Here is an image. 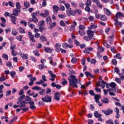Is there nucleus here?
<instances>
[{
  "label": "nucleus",
  "mask_w": 124,
  "mask_h": 124,
  "mask_svg": "<svg viewBox=\"0 0 124 124\" xmlns=\"http://www.w3.org/2000/svg\"><path fill=\"white\" fill-rule=\"evenodd\" d=\"M68 80L69 81V84L70 87H72V88H78V85L77 84L81 82V79L78 80V78H77L76 76L72 75L69 76Z\"/></svg>",
  "instance_id": "obj_1"
},
{
  "label": "nucleus",
  "mask_w": 124,
  "mask_h": 124,
  "mask_svg": "<svg viewBox=\"0 0 124 124\" xmlns=\"http://www.w3.org/2000/svg\"><path fill=\"white\" fill-rule=\"evenodd\" d=\"M25 100L26 101H28L27 103H28L30 105V109L31 110H35V109H36V107L34 106V102L31 101V98L30 97V96H26L25 98Z\"/></svg>",
  "instance_id": "obj_2"
},
{
  "label": "nucleus",
  "mask_w": 124,
  "mask_h": 124,
  "mask_svg": "<svg viewBox=\"0 0 124 124\" xmlns=\"http://www.w3.org/2000/svg\"><path fill=\"white\" fill-rule=\"evenodd\" d=\"M87 36H85L83 37V39L86 41H90L91 39H93V35H94V32L92 30H88L87 31Z\"/></svg>",
  "instance_id": "obj_3"
},
{
  "label": "nucleus",
  "mask_w": 124,
  "mask_h": 124,
  "mask_svg": "<svg viewBox=\"0 0 124 124\" xmlns=\"http://www.w3.org/2000/svg\"><path fill=\"white\" fill-rule=\"evenodd\" d=\"M16 104L19 105V108H21V110L23 111V112H27L29 111V108L26 107V104H28L27 103H26V101H17Z\"/></svg>",
  "instance_id": "obj_4"
},
{
  "label": "nucleus",
  "mask_w": 124,
  "mask_h": 124,
  "mask_svg": "<svg viewBox=\"0 0 124 124\" xmlns=\"http://www.w3.org/2000/svg\"><path fill=\"white\" fill-rule=\"evenodd\" d=\"M31 16L32 18L29 19V24H31L32 22H33L35 24H37L38 23V19L36 18V16H34V14H31Z\"/></svg>",
  "instance_id": "obj_5"
},
{
  "label": "nucleus",
  "mask_w": 124,
  "mask_h": 124,
  "mask_svg": "<svg viewBox=\"0 0 124 124\" xmlns=\"http://www.w3.org/2000/svg\"><path fill=\"white\" fill-rule=\"evenodd\" d=\"M42 100L43 102H46L47 103L52 102V96L47 94L45 97L42 98Z\"/></svg>",
  "instance_id": "obj_6"
},
{
  "label": "nucleus",
  "mask_w": 124,
  "mask_h": 124,
  "mask_svg": "<svg viewBox=\"0 0 124 124\" xmlns=\"http://www.w3.org/2000/svg\"><path fill=\"white\" fill-rule=\"evenodd\" d=\"M102 111L106 116H109L111 114L113 113V109H111L110 108H108L107 110H102Z\"/></svg>",
  "instance_id": "obj_7"
},
{
  "label": "nucleus",
  "mask_w": 124,
  "mask_h": 124,
  "mask_svg": "<svg viewBox=\"0 0 124 124\" xmlns=\"http://www.w3.org/2000/svg\"><path fill=\"white\" fill-rule=\"evenodd\" d=\"M48 73L50 74V77L52 78H49V80L52 81H55V78H56L57 76L54 74V73L51 70H48Z\"/></svg>",
  "instance_id": "obj_8"
},
{
  "label": "nucleus",
  "mask_w": 124,
  "mask_h": 124,
  "mask_svg": "<svg viewBox=\"0 0 124 124\" xmlns=\"http://www.w3.org/2000/svg\"><path fill=\"white\" fill-rule=\"evenodd\" d=\"M28 35L31 42H33V43L36 42V41L34 39V35L32 34V32H31V31L28 32Z\"/></svg>",
  "instance_id": "obj_9"
},
{
  "label": "nucleus",
  "mask_w": 124,
  "mask_h": 124,
  "mask_svg": "<svg viewBox=\"0 0 124 124\" xmlns=\"http://www.w3.org/2000/svg\"><path fill=\"white\" fill-rule=\"evenodd\" d=\"M21 13V10H18L17 9H14L13 11V14L12 15H14L17 17L19 15V13Z\"/></svg>",
  "instance_id": "obj_10"
},
{
  "label": "nucleus",
  "mask_w": 124,
  "mask_h": 124,
  "mask_svg": "<svg viewBox=\"0 0 124 124\" xmlns=\"http://www.w3.org/2000/svg\"><path fill=\"white\" fill-rule=\"evenodd\" d=\"M61 96V93L59 92H56L54 93V99L59 101L61 99L60 98Z\"/></svg>",
  "instance_id": "obj_11"
},
{
  "label": "nucleus",
  "mask_w": 124,
  "mask_h": 124,
  "mask_svg": "<svg viewBox=\"0 0 124 124\" xmlns=\"http://www.w3.org/2000/svg\"><path fill=\"white\" fill-rule=\"evenodd\" d=\"M19 55L23 60H28L29 59V55L28 54H25L22 52H20Z\"/></svg>",
  "instance_id": "obj_12"
},
{
  "label": "nucleus",
  "mask_w": 124,
  "mask_h": 124,
  "mask_svg": "<svg viewBox=\"0 0 124 124\" xmlns=\"http://www.w3.org/2000/svg\"><path fill=\"white\" fill-rule=\"evenodd\" d=\"M94 100L96 103H100V102L99 101V99H100V95L99 94H96L94 95Z\"/></svg>",
  "instance_id": "obj_13"
},
{
  "label": "nucleus",
  "mask_w": 124,
  "mask_h": 124,
  "mask_svg": "<svg viewBox=\"0 0 124 124\" xmlns=\"http://www.w3.org/2000/svg\"><path fill=\"white\" fill-rule=\"evenodd\" d=\"M44 48H45L44 51H46V53H49L51 54V53H53V52H54V49H51L50 47H46L45 46Z\"/></svg>",
  "instance_id": "obj_14"
},
{
  "label": "nucleus",
  "mask_w": 124,
  "mask_h": 124,
  "mask_svg": "<svg viewBox=\"0 0 124 124\" xmlns=\"http://www.w3.org/2000/svg\"><path fill=\"white\" fill-rule=\"evenodd\" d=\"M53 9L54 13L57 14L58 13V12L59 11V10L60 9V8H59V6H58L57 5H54L53 6Z\"/></svg>",
  "instance_id": "obj_15"
},
{
  "label": "nucleus",
  "mask_w": 124,
  "mask_h": 124,
  "mask_svg": "<svg viewBox=\"0 0 124 124\" xmlns=\"http://www.w3.org/2000/svg\"><path fill=\"white\" fill-rule=\"evenodd\" d=\"M93 114L95 118H101V117H102V115L99 114L98 111H95Z\"/></svg>",
  "instance_id": "obj_16"
},
{
  "label": "nucleus",
  "mask_w": 124,
  "mask_h": 124,
  "mask_svg": "<svg viewBox=\"0 0 124 124\" xmlns=\"http://www.w3.org/2000/svg\"><path fill=\"white\" fill-rule=\"evenodd\" d=\"M10 18H11V22L14 24V25H16V21H17V17L15 16H13L12 15V17H10Z\"/></svg>",
  "instance_id": "obj_17"
},
{
  "label": "nucleus",
  "mask_w": 124,
  "mask_h": 124,
  "mask_svg": "<svg viewBox=\"0 0 124 124\" xmlns=\"http://www.w3.org/2000/svg\"><path fill=\"white\" fill-rule=\"evenodd\" d=\"M104 11L108 16H110L111 14H112L111 11L106 8L104 9Z\"/></svg>",
  "instance_id": "obj_18"
},
{
  "label": "nucleus",
  "mask_w": 124,
  "mask_h": 124,
  "mask_svg": "<svg viewBox=\"0 0 124 124\" xmlns=\"http://www.w3.org/2000/svg\"><path fill=\"white\" fill-rule=\"evenodd\" d=\"M101 101L103 102V103L108 104V103H109V99L107 97H104L101 99Z\"/></svg>",
  "instance_id": "obj_19"
},
{
  "label": "nucleus",
  "mask_w": 124,
  "mask_h": 124,
  "mask_svg": "<svg viewBox=\"0 0 124 124\" xmlns=\"http://www.w3.org/2000/svg\"><path fill=\"white\" fill-rule=\"evenodd\" d=\"M38 66L40 70H42V69H44V68H47V66H46L44 64H39Z\"/></svg>",
  "instance_id": "obj_20"
},
{
  "label": "nucleus",
  "mask_w": 124,
  "mask_h": 124,
  "mask_svg": "<svg viewBox=\"0 0 124 124\" xmlns=\"http://www.w3.org/2000/svg\"><path fill=\"white\" fill-rule=\"evenodd\" d=\"M52 21V19L51 18V17L48 16L46 19V22L47 25H50L51 24V22Z\"/></svg>",
  "instance_id": "obj_21"
},
{
  "label": "nucleus",
  "mask_w": 124,
  "mask_h": 124,
  "mask_svg": "<svg viewBox=\"0 0 124 124\" xmlns=\"http://www.w3.org/2000/svg\"><path fill=\"white\" fill-rule=\"evenodd\" d=\"M33 53L36 57H39V56H40V54H39V51L37 49L34 50Z\"/></svg>",
  "instance_id": "obj_22"
},
{
  "label": "nucleus",
  "mask_w": 124,
  "mask_h": 124,
  "mask_svg": "<svg viewBox=\"0 0 124 124\" xmlns=\"http://www.w3.org/2000/svg\"><path fill=\"white\" fill-rule=\"evenodd\" d=\"M16 9L21 10V4H20V2H17L16 3Z\"/></svg>",
  "instance_id": "obj_23"
},
{
  "label": "nucleus",
  "mask_w": 124,
  "mask_h": 124,
  "mask_svg": "<svg viewBox=\"0 0 124 124\" xmlns=\"http://www.w3.org/2000/svg\"><path fill=\"white\" fill-rule=\"evenodd\" d=\"M20 33H26V31H25V29H23L22 27H19L17 29Z\"/></svg>",
  "instance_id": "obj_24"
},
{
  "label": "nucleus",
  "mask_w": 124,
  "mask_h": 124,
  "mask_svg": "<svg viewBox=\"0 0 124 124\" xmlns=\"http://www.w3.org/2000/svg\"><path fill=\"white\" fill-rule=\"evenodd\" d=\"M24 5L26 8H29V7H31V4H30V2L28 1L24 2Z\"/></svg>",
  "instance_id": "obj_25"
},
{
  "label": "nucleus",
  "mask_w": 124,
  "mask_h": 124,
  "mask_svg": "<svg viewBox=\"0 0 124 124\" xmlns=\"http://www.w3.org/2000/svg\"><path fill=\"white\" fill-rule=\"evenodd\" d=\"M12 33L13 35H14L15 36H16V35H17V34H18V31L16 29H13L12 31Z\"/></svg>",
  "instance_id": "obj_26"
},
{
  "label": "nucleus",
  "mask_w": 124,
  "mask_h": 124,
  "mask_svg": "<svg viewBox=\"0 0 124 124\" xmlns=\"http://www.w3.org/2000/svg\"><path fill=\"white\" fill-rule=\"evenodd\" d=\"M100 19L101 20V21H107V17L105 15H101L100 17Z\"/></svg>",
  "instance_id": "obj_27"
},
{
  "label": "nucleus",
  "mask_w": 124,
  "mask_h": 124,
  "mask_svg": "<svg viewBox=\"0 0 124 124\" xmlns=\"http://www.w3.org/2000/svg\"><path fill=\"white\" fill-rule=\"evenodd\" d=\"M25 97H26V96L24 94H23V95L20 96L19 97H18L17 98V100H18V101H23V99L25 98Z\"/></svg>",
  "instance_id": "obj_28"
},
{
  "label": "nucleus",
  "mask_w": 124,
  "mask_h": 124,
  "mask_svg": "<svg viewBox=\"0 0 124 124\" xmlns=\"http://www.w3.org/2000/svg\"><path fill=\"white\" fill-rule=\"evenodd\" d=\"M86 29V27L84 26V25H80L78 27V30L79 31H84Z\"/></svg>",
  "instance_id": "obj_29"
},
{
  "label": "nucleus",
  "mask_w": 124,
  "mask_h": 124,
  "mask_svg": "<svg viewBox=\"0 0 124 124\" xmlns=\"http://www.w3.org/2000/svg\"><path fill=\"white\" fill-rule=\"evenodd\" d=\"M10 76L13 78H15V76L16 75V72L15 71H11L10 72Z\"/></svg>",
  "instance_id": "obj_30"
},
{
  "label": "nucleus",
  "mask_w": 124,
  "mask_h": 124,
  "mask_svg": "<svg viewBox=\"0 0 124 124\" xmlns=\"http://www.w3.org/2000/svg\"><path fill=\"white\" fill-rule=\"evenodd\" d=\"M32 89L35 90V91H41V90H42V88H41V87H40L39 86H36L32 88Z\"/></svg>",
  "instance_id": "obj_31"
},
{
  "label": "nucleus",
  "mask_w": 124,
  "mask_h": 124,
  "mask_svg": "<svg viewBox=\"0 0 124 124\" xmlns=\"http://www.w3.org/2000/svg\"><path fill=\"white\" fill-rule=\"evenodd\" d=\"M40 39L41 41H47V38L44 35L41 36Z\"/></svg>",
  "instance_id": "obj_32"
},
{
  "label": "nucleus",
  "mask_w": 124,
  "mask_h": 124,
  "mask_svg": "<svg viewBox=\"0 0 124 124\" xmlns=\"http://www.w3.org/2000/svg\"><path fill=\"white\" fill-rule=\"evenodd\" d=\"M78 32L81 36H84L85 35V31L84 30L78 31Z\"/></svg>",
  "instance_id": "obj_33"
},
{
  "label": "nucleus",
  "mask_w": 124,
  "mask_h": 124,
  "mask_svg": "<svg viewBox=\"0 0 124 124\" xmlns=\"http://www.w3.org/2000/svg\"><path fill=\"white\" fill-rule=\"evenodd\" d=\"M69 13L72 16H75L76 15V11L75 10H70L69 11Z\"/></svg>",
  "instance_id": "obj_34"
},
{
  "label": "nucleus",
  "mask_w": 124,
  "mask_h": 124,
  "mask_svg": "<svg viewBox=\"0 0 124 124\" xmlns=\"http://www.w3.org/2000/svg\"><path fill=\"white\" fill-rule=\"evenodd\" d=\"M85 5L91 6L92 5V0H87L86 2L85 3Z\"/></svg>",
  "instance_id": "obj_35"
},
{
  "label": "nucleus",
  "mask_w": 124,
  "mask_h": 124,
  "mask_svg": "<svg viewBox=\"0 0 124 124\" xmlns=\"http://www.w3.org/2000/svg\"><path fill=\"white\" fill-rule=\"evenodd\" d=\"M114 71L117 73V74H118V75H121V74L119 73L120 72V69L119 68L115 67L114 68Z\"/></svg>",
  "instance_id": "obj_36"
},
{
  "label": "nucleus",
  "mask_w": 124,
  "mask_h": 124,
  "mask_svg": "<svg viewBox=\"0 0 124 124\" xmlns=\"http://www.w3.org/2000/svg\"><path fill=\"white\" fill-rule=\"evenodd\" d=\"M85 10L86 12H91V11H92L91 8H90V6H86L85 7Z\"/></svg>",
  "instance_id": "obj_37"
},
{
  "label": "nucleus",
  "mask_w": 124,
  "mask_h": 124,
  "mask_svg": "<svg viewBox=\"0 0 124 124\" xmlns=\"http://www.w3.org/2000/svg\"><path fill=\"white\" fill-rule=\"evenodd\" d=\"M116 86L117 84H116V83L113 82L110 83V87L112 88V89H115Z\"/></svg>",
  "instance_id": "obj_38"
},
{
  "label": "nucleus",
  "mask_w": 124,
  "mask_h": 124,
  "mask_svg": "<svg viewBox=\"0 0 124 124\" xmlns=\"http://www.w3.org/2000/svg\"><path fill=\"white\" fill-rule=\"evenodd\" d=\"M20 23L21 25H23L25 27H27V22H26V20L23 19L20 21Z\"/></svg>",
  "instance_id": "obj_39"
},
{
  "label": "nucleus",
  "mask_w": 124,
  "mask_h": 124,
  "mask_svg": "<svg viewBox=\"0 0 124 124\" xmlns=\"http://www.w3.org/2000/svg\"><path fill=\"white\" fill-rule=\"evenodd\" d=\"M2 57L3 59L6 60V61H8V55L6 54H3Z\"/></svg>",
  "instance_id": "obj_40"
},
{
  "label": "nucleus",
  "mask_w": 124,
  "mask_h": 124,
  "mask_svg": "<svg viewBox=\"0 0 124 124\" xmlns=\"http://www.w3.org/2000/svg\"><path fill=\"white\" fill-rule=\"evenodd\" d=\"M32 14H34L35 17L37 16H40V14H42L39 11H36V12L32 13Z\"/></svg>",
  "instance_id": "obj_41"
},
{
  "label": "nucleus",
  "mask_w": 124,
  "mask_h": 124,
  "mask_svg": "<svg viewBox=\"0 0 124 124\" xmlns=\"http://www.w3.org/2000/svg\"><path fill=\"white\" fill-rule=\"evenodd\" d=\"M81 64H82V65H83V66H85V65H86V59H85V58H83L81 59Z\"/></svg>",
  "instance_id": "obj_42"
},
{
  "label": "nucleus",
  "mask_w": 124,
  "mask_h": 124,
  "mask_svg": "<svg viewBox=\"0 0 124 124\" xmlns=\"http://www.w3.org/2000/svg\"><path fill=\"white\" fill-rule=\"evenodd\" d=\"M42 91L39 92V94H40V95H44V93H45V89H43L41 90Z\"/></svg>",
  "instance_id": "obj_43"
},
{
  "label": "nucleus",
  "mask_w": 124,
  "mask_h": 124,
  "mask_svg": "<svg viewBox=\"0 0 124 124\" xmlns=\"http://www.w3.org/2000/svg\"><path fill=\"white\" fill-rule=\"evenodd\" d=\"M56 22H54L52 23H51L50 24V30H52V29H53V28H54V27H56Z\"/></svg>",
  "instance_id": "obj_44"
},
{
  "label": "nucleus",
  "mask_w": 124,
  "mask_h": 124,
  "mask_svg": "<svg viewBox=\"0 0 124 124\" xmlns=\"http://www.w3.org/2000/svg\"><path fill=\"white\" fill-rule=\"evenodd\" d=\"M75 11H76V13H77L78 15H81V14H82V11L81 10L77 9L75 10Z\"/></svg>",
  "instance_id": "obj_45"
},
{
  "label": "nucleus",
  "mask_w": 124,
  "mask_h": 124,
  "mask_svg": "<svg viewBox=\"0 0 124 124\" xmlns=\"http://www.w3.org/2000/svg\"><path fill=\"white\" fill-rule=\"evenodd\" d=\"M12 14L7 12H5V14H4L5 17H8H8H10H10H12Z\"/></svg>",
  "instance_id": "obj_46"
},
{
  "label": "nucleus",
  "mask_w": 124,
  "mask_h": 124,
  "mask_svg": "<svg viewBox=\"0 0 124 124\" xmlns=\"http://www.w3.org/2000/svg\"><path fill=\"white\" fill-rule=\"evenodd\" d=\"M100 53H101V51H98L97 52V57L99 59H101V58H102V55H101Z\"/></svg>",
  "instance_id": "obj_47"
},
{
  "label": "nucleus",
  "mask_w": 124,
  "mask_h": 124,
  "mask_svg": "<svg viewBox=\"0 0 124 124\" xmlns=\"http://www.w3.org/2000/svg\"><path fill=\"white\" fill-rule=\"evenodd\" d=\"M11 54H12V56H13L14 57H15V56H17V55L18 54V52H17V51H16L15 50H13L11 52Z\"/></svg>",
  "instance_id": "obj_48"
},
{
  "label": "nucleus",
  "mask_w": 124,
  "mask_h": 124,
  "mask_svg": "<svg viewBox=\"0 0 124 124\" xmlns=\"http://www.w3.org/2000/svg\"><path fill=\"white\" fill-rule=\"evenodd\" d=\"M62 84L63 86H65V85H67V81L65 78L63 79V81L62 82Z\"/></svg>",
  "instance_id": "obj_49"
},
{
  "label": "nucleus",
  "mask_w": 124,
  "mask_h": 124,
  "mask_svg": "<svg viewBox=\"0 0 124 124\" xmlns=\"http://www.w3.org/2000/svg\"><path fill=\"white\" fill-rule=\"evenodd\" d=\"M17 119H18V117H16L14 118H13L9 122V124H13V122L15 121H16Z\"/></svg>",
  "instance_id": "obj_50"
},
{
  "label": "nucleus",
  "mask_w": 124,
  "mask_h": 124,
  "mask_svg": "<svg viewBox=\"0 0 124 124\" xmlns=\"http://www.w3.org/2000/svg\"><path fill=\"white\" fill-rule=\"evenodd\" d=\"M116 19H120V18H121V12H118L116 14Z\"/></svg>",
  "instance_id": "obj_51"
},
{
  "label": "nucleus",
  "mask_w": 124,
  "mask_h": 124,
  "mask_svg": "<svg viewBox=\"0 0 124 124\" xmlns=\"http://www.w3.org/2000/svg\"><path fill=\"white\" fill-rule=\"evenodd\" d=\"M97 28V25L96 24H92L90 26L91 30H93V29H96Z\"/></svg>",
  "instance_id": "obj_52"
},
{
  "label": "nucleus",
  "mask_w": 124,
  "mask_h": 124,
  "mask_svg": "<svg viewBox=\"0 0 124 124\" xmlns=\"http://www.w3.org/2000/svg\"><path fill=\"white\" fill-rule=\"evenodd\" d=\"M62 46L64 49H66L67 46H68V44H67V43H64L62 44Z\"/></svg>",
  "instance_id": "obj_53"
},
{
  "label": "nucleus",
  "mask_w": 124,
  "mask_h": 124,
  "mask_svg": "<svg viewBox=\"0 0 124 124\" xmlns=\"http://www.w3.org/2000/svg\"><path fill=\"white\" fill-rule=\"evenodd\" d=\"M52 92V90L50 88H47L46 89V95H47L49 93H51V92Z\"/></svg>",
  "instance_id": "obj_54"
},
{
  "label": "nucleus",
  "mask_w": 124,
  "mask_h": 124,
  "mask_svg": "<svg viewBox=\"0 0 124 124\" xmlns=\"http://www.w3.org/2000/svg\"><path fill=\"white\" fill-rule=\"evenodd\" d=\"M60 25H61L62 27H65L66 25L64 23V22L63 21V20H61L60 21Z\"/></svg>",
  "instance_id": "obj_55"
},
{
  "label": "nucleus",
  "mask_w": 124,
  "mask_h": 124,
  "mask_svg": "<svg viewBox=\"0 0 124 124\" xmlns=\"http://www.w3.org/2000/svg\"><path fill=\"white\" fill-rule=\"evenodd\" d=\"M89 94H90L91 95H92V96H94V95H95V93H94V91H93V90H90Z\"/></svg>",
  "instance_id": "obj_56"
},
{
  "label": "nucleus",
  "mask_w": 124,
  "mask_h": 124,
  "mask_svg": "<svg viewBox=\"0 0 124 124\" xmlns=\"http://www.w3.org/2000/svg\"><path fill=\"white\" fill-rule=\"evenodd\" d=\"M107 124H114V122H113V120L109 119L106 122Z\"/></svg>",
  "instance_id": "obj_57"
},
{
  "label": "nucleus",
  "mask_w": 124,
  "mask_h": 124,
  "mask_svg": "<svg viewBox=\"0 0 124 124\" xmlns=\"http://www.w3.org/2000/svg\"><path fill=\"white\" fill-rule=\"evenodd\" d=\"M45 30V27H43L42 26H40L39 28V31H40V32H43V31Z\"/></svg>",
  "instance_id": "obj_58"
},
{
  "label": "nucleus",
  "mask_w": 124,
  "mask_h": 124,
  "mask_svg": "<svg viewBox=\"0 0 124 124\" xmlns=\"http://www.w3.org/2000/svg\"><path fill=\"white\" fill-rule=\"evenodd\" d=\"M112 62V64H113V65H117V60H116V59H112L111 61Z\"/></svg>",
  "instance_id": "obj_59"
},
{
  "label": "nucleus",
  "mask_w": 124,
  "mask_h": 124,
  "mask_svg": "<svg viewBox=\"0 0 124 124\" xmlns=\"http://www.w3.org/2000/svg\"><path fill=\"white\" fill-rule=\"evenodd\" d=\"M6 65L8 66V67H11L12 66V63L11 62H8L7 63H6Z\"/></svg>",
  "instance_id": "obj_60"
},
{
  "label": "nucleus",
  "mask_w": 124,
  "mask_h": 124,
  "mask_svg": "<svg viewBox=\"0 0 124 124\" xmlns=\"http://www.w3.org/2000/svg\"><path fill=\"white\" fill-rule=\"evenodd\" d=\"M74 43H75L76 46H80V42L77 40H74Z\"/></svg>",
  "instance_id": "obj_61"
},
{
  "label": "nucleus",
  "mask_w": 124,
  "mask_h": 124,
  "mask_svg": "<svg viewBox=\"0 0 124 124\" xmlns=\"http://www.w3.org/2000/svg\"><path fill=\"white\" fill-rule=\"evenodd\" d=\"M9 5L11 7H14V6H15L14 3H13V2L11 1H9Z\"/></svg>",
  "instance_id": "obj_62"
},
{
  "label": "nucleus",
  "mask_w": 124,
  "mask_h": 124,
  "mask_svg": "<svg viewBox=\"0 0 124 124\" xmlns=\"http://www.w3.org/2000/svg\"><path fill=\"white\" fill-rule=\"evenodd\" d=\"M23 37V36L22 35H19L16 36V39H17L19 41H22V38Z\"/></svg>",
  "instance_id": "obj_63"
},
{
  "label": "nucleus",
  "mask_w": 124,
  "mask_h": 124,
  "mask_svg": "<svg viewBox=\"0 0 124 124\" xmlns=\"http://www.w3.org/2000/svg\"><path fill=\"white\" fill-rule=\"evenodd\" d=\"M115 81L117 82V83H118V84H121L122 83V81L121 80V79L116 78H115Z\"/></svg>",
  "instance_id": "obj_64"
}]
</instances>
